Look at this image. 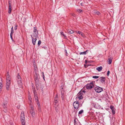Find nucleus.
<instances>
[{
  "label": "nucleus",
  "instance_id": "obj_1",
  "mask_svg": "<svg viewBox=\"0 0 125 125\" xmlns=\"http://www.w3.org/2000/svg\"><path fill=\"white\" fill-rule=\"evenodd\" d=\"M21 122L22 125H25V120L24 115V112L22 111L21 112Z\"/></svg>",
  "mask_w": 125,
  "mask_h": 125
},
{
  "label": "nucleus",
  "instance_id": "obj_2",
  "mask_svg": "<svg viewBox=\"0 0 125 125\" xmlns=\"http://www.w3.org/2000/svg\"><path fill=\"white\" fill-rule=\"evenodd\" d=\"M38 36V35L36 34H33V36L32 37V35L31 36L32 38V42L33 45H35L36 42L37 40V37Z\"/></svg>",
  "mask_w": 125,
  "mask_h": 125
},
{
  "label": "nucleus",
  "instance_id": "obj_3",
  "mask_svg": "<svg viewBox=\"0 0 125 125\" xmlns=\"http://www.w3.org/2000/svg\"><path fill=\"white\" fill-rule=\"evenodd\" d=\"M11 80H6V87L7 90H9L10 87Z\"/></svg>",
  "mask_w": 125,
  "mask_h": 125
},
{
  "label": "nucleus",
  "instance_id": "obj_4",
  "mask_svg": "<svg viewBox=\"0 0 125 125\" xmlns=\"http://www.w3.org/2000/svg\"><path fill=\"white\" fill-rule=\"evenodd\" d=\"M93 87L94 84L93 82H91L90 83L87 84L85 86L87 89H91Z\"/></svg>",
  "mask_w": 125,
  "mask_h": 125
},
{
  "label": "nucleus",
  "instance_id": "obj_5",
  "mask_svg": "<svg viewBox=\"0 0 125 125\" xmlns=\"http://www.w3.org/2000/svg\"><path fill=\"white\" fill-rule=\"evenodd\" d=\"M73 106L75 109H77L79 107V102L77 101L74 102L73 104Z\"/></svg>",
  "mask_w": 125,
  "mask_h": 125
},
{
  "label": "nucleus",
  "instance_id": "obj_6",
  "mask_svg": "<svg viewBox=\"0 0 125 125\" xmlns=\"http://www.w3.org/2000/svg\"><path fill=\"white\" fill-rule=\"evenodd\" d=\"M39 75L38 74L37 72H35L34 75V77H35V80L36 83L37 84L38 83L39 78L38 76Z\"/></svg>",
  "mask_w": 125,
  "mask_h": 125
},
{
  "label": "nucleus",
  "instance_id": "obj_7",
  "mask_svg": "<svg viewBox=\"0 0 125 125\" xmlns=\"http://www.w3.org/2000/svg\"><path fill=\"white\" fill-rule=\"evenodd\" d=\"M83 93L82 91H80L78 94L77 98H78L79 100L82 99L83 97Z\"/></svg>",
  "mask_w": 125,
  "mask_h": 125
},
{
  "label": "nucleus",
  "instance_id": "obj_8",
  "mask_svg": "<svg viewBox=\"0 0 125 125\" xmlns=\"http://www.w3.org/2000/svg\"><path fill=\"white\" fill-rule=\"evenodd\" d=\"M94 90L97 93H100L103 90L102 88L99 86L95 87Z\"/></svg>",
  "mask_w": 125,
  "mask_h": 125
},
{
  "label": "nucleus",
  "instance_id": "obj_9",
  "mask_svg": "<svg viewBox=\"0 0 125 125\" xmlns=\"http://www.w3.org/2000/svg\"><path fill=\"white\" fill-rule=\"evenodd\" d=\"M31 115L33 117L35 115V110H34V107L32 105H31Z\"/></svg>",
  "mask_w": 125,
  "mask_h": 125
},
{
  "label": "nucleus",
  "instance_id": "obj_10",
  "mask_svg": "<svg viewBox=\"0 0 125 125\" xmlns=\"http://www.w3.org/2000/svg\"><path fill=\"white\" fill-rule=\"evenodd\" d=\"M99 80V81L101 83H105L106 79L104 77H101L99 78V79H97V80L98 81Z\"/></svg>",
  "mask_w": 125,
  "mask_h": 125
},
{
  "label": "nucleus",
  "instance_id": "obj_11",
  "mask_svg": "<svg viewBox=\"0 0 125 125\" xmlns=\"http://www.w3.org/2000/svg\"><path fill=\"white\" fill-rule=\"evenodd\" d=\"M17 80L18 83L19 84H21V77L19 75V74H18V75H17Z\"/></svg>",
  "mask_w": 125,
  "mask_h": 125
},
{
  "label": "nucleus",
  "instance_id": "obj_12",
  "mask_svg": "<svg viewBox=\"0 0 125 125\" xmlns=\"http://www.w3.org/2000/svg\"><path fill=\"white\" fill-rule=\"evenodd\" d=\"M28 100L29 101V103L30 105H31V101L32 100V98H31V96L30 94H29L28 96Z\"/></svg>",
  "mask_w": 125,
  "mask_h": 125
},
{
  "label": "nucleus",
  "instance_id": "obj_13",
  "mask_svg": "<svg viewBox=\"0 0 125 125\" xmlns=\"http://www.w3.org/2000/svg\"><path fill=\"white\" fill-rule=\"evenodd\" d=\"M62 90H61V94L62 96H61L62 98V100H63L64 99V92L63 91V88L62 87Z\"/></svg>",
  "mask_w": 125,
  "mask_h": 125
},
{
  "label": "nucleus",
  "instance_id": "obj_14",
  "mask_svg": "<svg viewBox=\"0 0 125 125\" xmlns=\"http://www.w3.org/2000/svg\"><path fill=\"white\" fill-rule=\"evenodd\" d=\"M11 79L10 77L8 72L7 73V76L6 80H11Z\"/></svg>",
  "mask_w": 125,
  "mask_h": 125
},
{
  "label": "nucleus",
  "instance_id": "obj_15",
  "mask_svg": "<svg viewBox=\"0 0 125 125\" xmlns=\"http://www.w3.org/2000/svg\"><path fill=\"white\" fill-rule=\"evenodd\" d=\"M102 69V66H100L97 67L96 68V70L98 71H101Z\"/></svg>",
  "mask_w": 125,
  "mask_h": 125
},
{
  "label": "nucleus",
  "instance_id": "obj_16",
  "mask_svg": "<svg viewBox=\"0 0 125 125\" xmlns=\"http://www.w3.org/2000/svg\"><path fill=\"white\" fill-rule=\"evenodd\" d=\"M68 32L69 33H74V31L71 29H69L68 30Z\"/></svg>",
  "mask_w": 125,
  "mask_h": 125
},
{
  "label": "nucleus",
  "instance_id": "obj_17",
  "mask_svg": "<svg viewBox=\"0 0 125 125\" xmlns=\"http://www.w3.org/2000/svg\"><path fill=\"white\" fill-rule=\"evenodd\" d=\"M12 10L11 9V6H9V10H8V13L9 14H10Z\"/></svg>",
  "mask_w": 125,
  "mask_h": 125
},
{
  "label": "nucleus",
  "instance_id": "obj_18",
  "mask_svg": "<svg viewBox=\"0 0 125 125\" xmlns=\"http://www.w3.org/2000/svg\"><path fill=\"white\" fill-rule=\"evenodd\" d=\"M60 33L61 34V35L62 36H63L64 37V38H66V36L65 35V34L63 33V32H60Z\"/></svg>",
  "mask_w": 125,
  "mask_h": 125
},
{
  "label": "nucleus",
  "instance_id": "obj_19",
  "mask_svg": "<svg viewBox=\"0 0 125 125\" xmlns=\"http://www.w3.org/2000/svg\"><path fill=\"white\" fill-rule=\"evenodd\" d=\"M34 97L35 99V101H38V97L36 94H34Z\"/></svg>",
  "mask_w": 125,
  "mask_h": 125
},
{
  "label": "nucleus",
  "instance_id": "obj_20",
  "mask_svg": "<svg viewBox=\"0 0 125 125\" xmlns=\"http://www.w3.org/2000/svg\"><path fill=\"white\" fill-rule=\"evenodd\" d=\"M87 51V50L86 51H85V52H80V55H81V54H84V55H85V54H86V52Z\"/></svg>",
  "mask_w": 125,
  "mask_h": 125
},
{
  "label": "nucleus",
  "instance_id": "obj_21",
  "mask_svg": "<svg viewBox=\"0 0 125 125\" xmlns=\"http://www.w3.org/2000/svg\"><path fill=\"white\" fill-rule=\"evenodd\" d=\"M108 63L109 64H111L112 62V60L110 58H109L108 59Z\"/></svg>",
  "mask_w": 125,
  "mask_h": 125
},
{
  "label": "nucleus",
  "instance_id": "obj_22",
  "mask_svg": "<svg viewBox=\"0 0 125 125\" xmlns=\"http://www.w3.org/2000/svg\"><path fill=\"white\" fill-rule=\"evenodd\" d=\"M7 104V102L6 101V102L5 103H3V106L4 107V108H6V105Z\"/></svg>",
  "mask_w": 125,
  "mask_h": 125
},
{
  "label": "nucleus",
  "instance_id": "obj_23",
  "mask_svg": "<svg viewBox=\"0 0 125 125\" xmlns=\"http://www.w3.org/2000/svg\"><path fill=\"white\" fill-rule=\"evenodd\" d=\"M13 33L14 30L13 29V27H12L11 29V32L10 33L11 34H13Z\"/></svg>",
  "mask_w": 125,
  "mask_h": 125
},
{
  "label": "nucleus",
  "instance_id": "obj_24",
  "mask_svg": "<svg viewBox=\"0 0 125 125\" xmlns=\"http://www.w3.org/2000/svg\"><path fill=\"white\" fill-rule=\"evenodd\" d=\"M83 110H81L79 112L78 114L80 115L83 112Z\"/></svg>",
  "mask_w": 125,
  "mask_h": 125
},
{
  "label": "nucleus",
  "instance_id": "obj_25",
  "mask_svg": "<svg viewBox=\"0 0 125 125\" xmlns=\"http://www.w3.org/2000/svg\"><path fill=\"white\" fill-rule=\"evenodd\" d=\"M37 31L36 30V27H34V30H33V32L34 33H35Z\"/></svg>",
  "mask_w": 125,
  "mask_h": 125
},
{
  "label": "nucleus",
  "instance_id": "obj_26",
  "mask_svg": "<svg viewBox=\"0 0 125 125\" xmlns=\"http://www.w3.org/2000/svg\"><path fill=\"white\" fill-rule=\"evenodd\" d=\"M93 78L94 79H97L99 77L98 76H93Z\"/></svg>",
  "mask_w": 125,
  "mask_h": 125
},
{
  "label": "nucleus",
  "instance_id": "obj_27",
  "mask_svg": "<svg viewBox=\"0 0 125 125\" xmlns=\"http://www.w3.org/2000/svg\"><path fill=\"white\" fill-rule=\"evenodd\" d=\"M58 96V95L57 94H56V96L54 100H56V101L57 100Z\"/></svg>",
  "mask_w": 125,
  "mask_h": 125
},
{
  "label": "nucleus",
  "instance_id": "obj_28",
  "mask_svg": "<svg viewBox=\"0 0 125 125\" xmlns=\"http://www.w3.org/2000/svg\"><path fill=\"white\" fill-rule=\"evenodd\" d=\"M2 84L1 83H0V90H1V89L2 88Z\"/></svg>",
  "mask_w": 125,
  "mask_h": 125
},
{
  "label": "nucleus",
  "instance_id": "obj_29",
  "mask_svg": "<svg viewBox=\"0 0 125 125\" xmlns=\"http://www.w3.org/2000/svg\"><path fill=\"white\" fill-rule=\"evenodd\" d=\"M38 109L39 112H41V108L40 106L38 107Z\"/></svg>",
  "mask_w": 125,
  "mask_h": 125
},
{
  "label": "nucleus",
  "instance_id": "obj_30",
  "mask_svg": "<svg viewBox=\"0 0 125 125\" xmlns=\"http://www.w3.org/2000/svg\"><path fill=\"white\" fill-rule=\"evenodd\" d=\"M42 77L44 80H45V79H44V73L43 72H42Z\"/></svg>",
  "mask_w": 125,
  "mask_h": 125
},
{
  "label": "nucleus",
  "instance_id": "obj_31",
  "mask_svg": "<svg viewBox=\"0 0 125 125\" xmlns=\"http://www.w3.org/2000/svg\"><path fill=\"white\" fill-rule=\"evenodd\" d=\"M41 40H39L38 43V45L39 46L41 43Z\"/></svg>",
  "mask_w": 125,
  "mask_h": 125
},
{
  "label": "nucleus",
  "instance_id": "obj_32",
  "mask_svg": "<svg viewBox=\"0 0 125 125\" xmlns=\"http://www.w3.org/2000/svg\"><path fill=\"white\" fill-rule=\"evenodd\" d=\"M112 110V113L113 114H115V108L114 109H113Z\"/></svg>",
  "mask_w": 125,
  "mask_h": 125
},
{
  "label": "nucleus",
  "instance_id": "obj_33",
  "mask_svg": "<svg viewBox=\"0 0 125 125\" xmlns=\"http://www.w3.org/2000/svg\"><path fill=\"white\" fill-rule=\"evenodd\" d=\"M77 11L78 12H80L82 11V10L79 9L77 10Z\"/></svg>",
  "mask_w": 125,
  "mask_h": 125
},
{
  "label": "nucleus",
  "instance_id": "obj_34",
  "mask_svg": "<svg viewBox=\"0 0 125 125\" xmlns=\"http://www.w3.org/2000/svg\"><path fill=\"white\" fill-rule=\"evenodd\" d=\"M37 102V105L39 107V106H40V104L39 103V102H38V101H36Z\"/></svg>",
  "mask_w": 125,
  "mask_h": 125
},
{
  "label": "nucleus",
  "instance_id": "obj_35",
  "mask_svg": "<svg viewBox=\"0 0 125 125\" xmlns=\"http://www.w3.org/2000/svg\"><path fill=\"white\" fill-rule=\"evenodd\" d=\"M76 32L77 33H78L80 34H81V33L82 32L81 31H76Z\"/></svg>",
  "mask_w": 125,
  "mask_h": 125
},
{
  "label": "nucleus",
  "instance_id": "obj_36",
  "mask_svg": "<svg viewBox=\"0 0 125 125\" xmlns=\"http://www.w3.org/2000/svg\"><path fill=\"white\" fill-rule=\"evenodd\" d=\"M110 108L111 109V110L112 109H114V107L113 106H110Z\"/></svg>",
  "mask_w": 125,
  "mask_h": 125
},
{
  "label": "nucleus",
  "instance_id": "obj_37",
  "mask_svg": "<svg viewBox=\"0 0 125 125\" xmlns=\"http://www.w3.org/2000/svg\"><path fill=\"white\" fill-rule=\"evenodd\" d=\"M81 34V35L83 37H84V34L82 32H81V34Z\"/></svg>",
  "mask_w": 125,
  "mask_h": 125
},
{
  "label": "nucleus",
  "instance_id": "obj_38",
  "mask_svg": "<svg viewBox=\"0 0 125 125\" xmlns=\"http://www.w3.org/2000/svg\"><path fill=\"white\" fill-rule=\"evenodd\" d=\"M96 14L98 15H100V13L99 11H97V12H96Z\"/></svg>",
  "mask_w": 125,
  "mask_h": 125
},
{
  "label": "nucleus",
  "instance_id": "obj_39",
  "mask_svg": "<svg viewBox=\"0 0 125 125\" xmlns=\"http://www.w3.org/2000/svg\"><path fill=\"white\" fill-rule=\"evenodd\" d=\"M110 73V71H108L107 73V75L108 76L109 75Z\"/></svg>",
  "mask_w": 125,
  "mask_h": 125
},
{
  "label": "nucleus",
  "instance_id": "obj_40",
  "mask_svg": "<svg viewBox=\"0 0 125 125\" xmlns=\"http://www.w3.org/2000/svg\"><path fill=\"white\" fill-rule=\"evenodd\" d=\"M4 108V109L3 110V111H4V112H6L7 111L6 109V108Z\"/></svg>",
  "mask_w": 125,
  "mask_h": 125
},
{
  "label": "nucleus",
  "instance_id": "obj_41",
  "mask_svg": "<svg viewBox=\"0 0 125 125\" xmlns=\"http://www.w3.org/2000/svg\"><path fill=\"white\" fill-rule=\"evenodd\" d=\"M12 34H11V33H10V38L12 40Z\"/></svg>",
  "mask_w": 125,
  "mask_h": 125
},
{
  "label": "nucleus",
  "instance_id": "obj_42",
  "mask_svg": "<svg viewBox=\"0 0 125 125\" xmlns=\"http://www.w3.org/2000/svg\"><path fill=\"white\" fill-rule=\"evenodd\" d=\"M14 28L15 30H16L17 29V26H15V27Z\"/></svg>",
  "mask_w": 125,
  "mask_h": 125
},
{
  "label": "nucleus",
  "instance_id": "obj_43",
  "mask_svg": "<svg viewBox=\"0 0 125 125\" xmlns=\"http://www.w3.org/2000/svg\"><path fill=\"white\" fill-rule=\"evenodd\" d=\"M74 122L75 124L76 123V118H75L74 119Z\"/></svg>",
  "mask_w": 125,
  "mask_h": 125
},
{
  "label": "nucleus",
  "instance_id": "obj_44",
  "mask_svg": "<svg viewBox=\"0 0 125 125\" xmlns=\"http://www.w3.org/2000/svg\"><path fill=\"white\" fill-rule=\"evenodd\" d=\"M54 103H55V104H56L58 102L57 100L56 101L54 100Z\"/></svg>",
  "mask_w": 125,
  "mask_h": 125
},
{
  "label": "nucleus",
  "instance_id": "obj_45",
  "mask_svg": "<svg viewBox=\"0 0 125 125\" xmlns=\"http://www.w3.org/2000/svg\"><path fill=\"white\" fill-rule=\"evenodd\" d=\"M71 15L72 16H73L75 17V15L73 13L71 14Z\"/></svg>",
  "mask_w": 125,
  "mask_h": 125
},
{
  "label": "nucleus",
  "instance_id": "obj_46",
  "mask_svg": "<svg viewBox=\"0 0 125 125\" xmlns=\"http://www.w3.org/2000/svg\"><path fill=\"white\" fill-rule=\"evenodd\" d=\"M9 6H11V4L10 2V1L9 2Z\"/></svg>",
  "mask_w": 125,
  "mask_h": 125
},
{
  "label": "nucleus",
  "instance_id": "obj_47",
  "mask_svg": "<svg viewBox=\"0 0 125 125\" xmlns=\"http://www.w3.org/2000/svg\"><path fill=\"white\" fill-rule=\"evenodd\" d=\"M81 91H82V93L83 92L84 93L85 92V91L84 90H81Z\"/></svg>",
  "mask_w": 125,
  "mask_h": 125
},
{
  "label": "nucleus",
  "instance_id": "obj_48",
  "mask_svg": "<svg viewBox=\"0 0 125 125\" xmlns=\"http://www.w3.org/2000/svg\"><path fill=\"white\" fill-rule=\"evenodd\" d=\"M97 12V11H95V10L94 11V13H95L96 14V12Z\"/></svg>",
  "mask_w": 125,
  "mask_h": 125
},
{
  "label": "nucleus",
  "instance_id": "obj_49",
  "mask_svg": "<svg viewBox=\"0 0 125 125\" xmlns=\"http://www.w3.org/2000/svg\"><path fill=\"white\" fill-rule=\"evenodd\" d=\"M80 4L82 6H83V3H80Z\"/></svg>",
  "mask_w": 125,
  "mask_h": 125
},
{
  "label": "nucleus",
  "instance_id": "obj_50",
  "mask_svg": "<svg viewBox=\"0 0 125 125\" xmlns=\"http://www.w3.org/2000/svg\"><path fill=\"white\" fill-rule=\"evenodd\" d=\"M65 52L66 53V54H67V50H65ZM66 55H67V54H66Z\"/></svg>",
  "mask_w": 125,
  "mask_h": 125
},
{
  "label": "nucleus",
  "instance_id": "obj_51",
  "mask_svg": "<svg viewBox=\"0 0 125 125\" xmlns=\"http://www.w3.org/2000/svg\"><path fill=\"white\" fill-rule=\"evenodd\" d=\"M85 62L86 63H87V60H85Z\"/></svg>",
  "mask_w": 125,
  "mask_h": 125
},
{
  "label": "nucleus",
  "instance_id": "obj_52",
  "mask_svg": "<svg viewBox=\"0 0 125 125\" xmlns=\"http://www.w3.org/2000/svg\"><path fill=\"white\" fill-rule=\"evenodd\" d=\"M94 107L96 108V107H95V105H94Z\"/></svg>",
  "mask_w": 125,
  "mask_h": 125
}]
</instances>
